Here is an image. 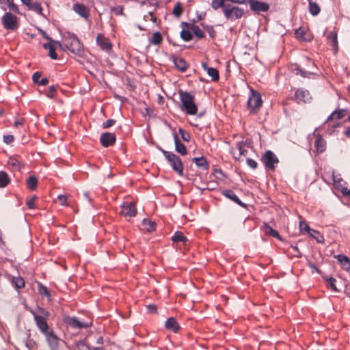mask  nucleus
I'll list each match as a JSON object with an SVG mask.
<instances>
[{"mask_svg":"<svg viewBox=\"0 0 350 350\" xmlns=\"http://www.w3.org/2000/svg\"><path fill=\"white\" fill-rule=\"evenodd\" d=\"M180 98L183 109L189 115H195L198 111V107L195 103L194 96L188 92H180Z\"/></svg>","mask_w":350,"mask_h":350,"instance_id":"f257e3e1","label":"nucleus"},{"mask_svg":"<svg viewBox=\"0 0 350 350\" xmlns=\"http://www.w3.org/2000/svg\"><path fill=\"white\" fill-rule=\"evenodd\" d=\"M64 45L74 54L81 55L83 52V46L74 34L68 33L64 37Z\"/></svg>","mask_w":350,"mask_h":350,"instance_id":"f03ea898","label":"nucleus"},{"mask_svg":"<svg viewBox=\"0 0 350 350\" xmlns=\"http://www.w3.org/2000/svg\"><path fill=\"white\" fill-rule=\"evenodd\" d=\"M162 152L173 170L177 174L182 176L183 174V165L182 163L181 159L172 152L166 150H162Z\"/></svg>","mask_w":350,"mask_h":350,"instance_id":"7ed1b4c3","label":"nucleus"},{"mask_svg":"<svg viewBox=\"0 0 350 350\" xmlns=\"http://www.w3.org/2000/svg\"><path fill=\"white\" fill-rule=\"evenodd\" d=\"M223 13L227 20L236 21L243 16L244 11L239 7L228 3L224 6Z\"/></svg>","mask_w":350,"mask_h":350,"instance_id":"20e7f679","label":"nucleus"},{"mask_svg":"<svg viewBox=\"0 0 350 350\" xmlns=\"http://www.w3.org/2000/svg\"><path fill=\"white\" fill-rule=\"evenodd\" d=\"M262 100L260 94L254 90H251L250 95L247 101L248 107L253 112H256L262 106Z\"/></svg>","mask_w":350,"mask_h":350,"instance_id":"39448f33","label":"nucleus"},{"mask_svg":"<svg viewBox=\"0 0 350 350\" xmlns=\"http://www.w3.org/2000/svg\"><path fill=\"white\" fill-rule=\"evenodd\" d=\"M2 23L6 29L14 30L18 27V18L12 13L7 12L2 17Z\"/></svg>","mask_w":350,"mask_h":350,"instance_id":"423d86ee","label":"nucleus"},{"mask_svg":"<svg viewBox=\"0 0 350 350\" xmlns=\"http://www.w3.org/2000/svg\"><path fill=\"white\" fill-rule=\"evenodd\" d=\"M34 317V320L39 329L44 334L48 332L49 326L46 323V318L49 317V312L42 311L44 316L38 315L32 312Z\"/></svg>","mask_w":350,"mask_h":350,"instance_id":"0eeeda50","label":"nucleus"},{"mask_svg":"<svg viewBox=\"0 0 350 350\" xmlns=\"http://www.w3.org/2000/svg\"><path fill=\"white\" fill-rule=\"evenodd\" d=\"M262 161L267 169L274 170L275 165L278 163L276 156L270 150L265 152L262 158Z\"/></svg>","mask_w":350,"mask_h":350,"instance_id":"6e6552de","label":"nucleus"},{"mask_svg":"<svg viewBox=\"0 0 350 350\" xmlns=\"http://www.w3.org/2000/svg\"><path fill=\"white\" fill-rule=\"evenodd\" d=\"M46 38L49 40V42L44 44L43 47L49 50V55L51 59H56L57 55L55 50L57 47H61L62 44L59 42L52 40L49 37H46Z\"/></svg>","mask_w":350,"mask_h":350,"instance_id":"1a4fd4ad","label":"nucleus"},{"mask_svg":"<svg viewBox=\"0 0 350 350\" xmlns=\"http://www.w3.org/2000/svg\"><path fill=\"white\" fill-rule=\"evenodd\" d=\"M121 214L124 217H134L137 214V208L135 203L124 202L121 206Z\"/></svg>","mask_w":350,"mask_h":350,"instance_id":"9d476101","label":"nucleus"},{"mask_svg":"<svg viewBox=\"0 0 350 350\" xmlns=\"http://www.w3.org/2000/svg\"><path fill=\"white\" fill-rule=\"evenodd\" d=\"M247 3H250V9L256 12H267L269 8V4L265 2L256 0H248Z\"/></svg>","mask_w":350,"mask_h":350,"instance_id":"9b49d317","label":"nucleus"},{"mask_svg":"<svg viewBox=\"0 0 350 350\" xmlns=\"http://www.w3.org/2000/svg\"><path fill=\"white\" fill-rule=\"evenodd\" d=\"M100 140L104 147H108L115 143L116 135L111 133H104L100 135Z\"/></svg>","mask_w":350,"mask_h":350,"instance_id":"f8f14e48","label":"nucleus"},{"mask_svg":"<svg viewBox=\"0 0 350 350\" xmlns=\"http://www.w3.org/2000/svg\"><path fill=\"white\" fill-rule=\"evenodd\" d=\"M96 42L102 50L108 51L111 49V44L109 39L103 36L102 34H98L96 37Z\"/></svg>","mask_w":350,"mask_h":350,"instance_id":"ddd939ff","label":"nucleus"},{"mask_svg":"<svg viewBox=\"0 0 350 350\" xmlns=\"http://www.w3.org/2000/svg\"><path fill=\"white\" fill-rule=\"evenodd\" d=\"M73 10L77 13L80 16L85 19H88L90 16V12L87 7L83 4L75 3L73 5Z\"/></svg>","mask_w":350,"mask_h":350,"instance_id":"4468645a","label":"nucleus"},{"mask_svg":"<svg viewBox=\"0 0 350 350\" xmlns=\"http://www.w3.org/2000/svg\"><path fill=\"white\" fill-rule=\"evenodd\" d=\"M66 323L70 327L77 329L87 327L89 326L88 323L81 322L75 317H68L66 319Z\"/></svg>","mask_w":350,"mask_h":350,"instance_id":"2eb2a0df","label":"nucleus"},{"mask_svg":"<svg viewBox=\"0 0 350 350\" xmlns=\"http://www.w3.org/2000/svg\"><path fill=\"white\" fill-rule=\"evenodd\" d=\"M295 98L299 102L303 101L304 103L309 102L311 99L309 92L303 89H299L296 91Z\"/></svg>","mask_w":350,"mask_h":350,"instance_id":"dca6fc26","label":"nucleus"},{"mask_svg":"<svg viewBox=\"0 0 350 350\" xmlns=\"http://www.w3.org/2000/svg\"><path fill=\"white\" fill-rule=\"evenodd\" d=\"M46 336L48 344L49 345L51 349L52 350H56L58 347V339L53 334L52 332H49L46 334H44Z\"/></svg>","mask_w":350,"mask_h":350,"instance_id":"f3484780","label":"nucleus"},{"mask_svg":"<svg viewBox=\"0 0 350 350\" xmlns=\"http://www.w3.org/2000/svg\"><path fill=\"white\" fill-rule=\"evenodd\" d=\"M173 135L176 150L182 155H186L187 151L185 146L179 141L177 134L176 133H174Z\"/></svg>","mask_w":350,"mask_h":350,"instance_id":"a211bd4d","label":"nucleus"},{"mask_svg":"<svg viewBox=\"0 0 350 350\" xmlns=\"http://www.w3.org/2000/svg\"><path fill=\"white\" fill-rule=\"evenodd\" d=\"M314 147L317 152L321 153L326 149V142L321 136L318 135L314 142Z\"/></svg>","mask_w":350,"mask_h":350,"instance_id":"6ab92c4d","label":"nucleus"},{"mask_svg":"<svg viewBox=\"0 0 350 350\" xmlns=\"http://www.w3.org/2000/svg\"><path fill=\"white\" fill-rule=\"evenodd\" d=\"M165 325L166 329L174 332H176L180 328L177 321L173 317L167 319L165 321Z\"/></svg>","mask_w":350,"mask_h":350,"instance_id":"aec40b11","label":"nucleus"},{"mask_svg":"<svg viewBox=\"0 0 350 350\" xmlns=\"http://www.w3.org/2000/svg\"><path fill=\"white\" fill-rule=\"evenodd\" d=\"M335 258L338 260V261L340 263L342 267L345 270L350 269V260L349 258L342 254H339L335 256Z\"/></svg>","mask_w":350,"mask_h":350,"instance_id":"412c9836","label":"nucleus"},{"mask_svg":"<svg viewBox=\"0 0 350 350\" xmlns=\"http://www.w3.org/2000/svg\"><path fill=\"white\" fill-rule=\"evenodd\" d=\"M262 230L264 231V232L267 234V235H270L273 237H275L279 240H281V237L280 235L279 234L278 232L274 229H273L271 226H269V225L265 224L263 225V226L262 227Z\"/></svg>","mask_w":350,"mask_h":350,"instance_id":"4be33fe9","label":"nucleus"},{"mask_svg":"<svg viewBox=\"0 0 350 350\" xmlns=\"http://www.w3.org/2000/svg\"><path fill=\"white\" fill-rule=\"evenodd\" d=\"M334 185L336 188L341 191L342 194L347 193L349 190L346 187V183L341 178L336 179L334 177Z\"/></svg>","mask_w":350,"mask_h":350,"instance_id":"5701e85b","label":"nucleus"},{"mask_svg":"<svg viewBox=\"0 0 350 350\" xmlns=\"http://www.w3.org/2000/svg\"><path fill=\"white\" fill-rule=\"evenodd\" d=\"M346 110L345 109H338L335 110L332 113V114L327 118V121H330L333 120H339L343 118L345 116Z\"/></svg>","mask_w":350,"mask_h":350,"instance_id":"b1692460","label":"nucleus"},{"mask_svg":"<svg viewBox=\"0 0 350 350\" xmlns=\"http://www.w3.org/2000/svg\"><path fill=\"white\" fill-rule=\"evenodd\" d=\"M174 64L175 66L181 71H185L187 68V62L180 57H176L174 59Z\"/></svg>","mask_w":350,"mask_h":350,"instance_id":"393cba45","label":"nucleus"},{"mask_svg":"<svg viewBox=\"0 0 350 350\" xmlns=\"http://www.w3.org/2000/svg\"><path fill=\"white\" fill-rule=\"evenodd\" d=\"M295 36L297 39L301 40H310V36L307 34L304 29L299 28L295 31Z\"/></svg>","mask_w":350,"mask_h":350,"instance_id":"a878e982","label":"nucleus"},{"mask_svg":"<svg viewBox=\"0 0 350 350\" xmlns=\"http://www.w3.org/2000/svg\"><path fill=\"white\" fill-rule=\"evenodd\" d=\"M227 0H212L211 1V7L214 10H217L219 8L222 9V12H224V8L225 5H228Z\"/></svg>","mask_w":350,"mask_h":350,"instance_id":"bb28decb","label":"nucleus"},{"mask_svg":"<svg viewBox=\"0 0 350 350\" xmlns=\"http://www.w3.org/2000/svg\"><path fill=\"white\" fill-rule=\"evenodd\" d=\"M12 283L17 289L22 288L25 286V280L20 276L13 277L12 279Z\"/></svg>","mask_w":350,"mask_h":350,"instance_id":"cd10ccee","label":"nucleus"},{"mask_svg":"<svg viewBox=\"0 0 350 350\" xmlns=\"http://www.w3.org/2000/svg\"><path fill=\"white\" fill-rule=\"evenodd\" d=\"M224 195L228 198L233 200L239 204L242 205L241 202L240 201L238 196L231 190H226L223 192Z\"/></svg>","mask_w":350,"mask_h":350,"instance_id":"c85d7f7f","label":"nucleus"},{"mask_svg":"<svg viewBox=\"0 0 350 350\" xmlns=\"http://www.w3.org/2000/svg\"><path fill=\"white\" fill-rule=\"evenodd\" d=\"M10 183L8 175L5 172H0V187L3 188L6 187Z\"/></svg>","mask_w":350,"mask_h":350,"instance_id":"c756f323","label":"nucleus"},{"mask_svg":"<svg viewBox=\"0 0 350 350\" xmlns=\"http://www.w3.org/2000/svg\"><path fill=\"white\" fill-rule=\"evenodd\" d=\"M191 33H193L198 38H202L204 36L203 31L200 29L199 27L195 25H191L189 27Z\"/></svg>","mask_w":350,"mask_h":350,"instance_id":"7c9ffc66","label":"nucleus"},{"mask_svg":"<svg viewBox=\"0 0 350 350\" xmlns=\"http://www.w3.org/2000/svg\"><path fill=\"white\" fill-rule=\"evenodd\" d=\"M172 240L174 242H182L183 243H186L187 241V239L181 232H176L174 235L172 237Z\"/></svg>","mask_w":350,"mask_h":350,"instance_id":"2f4dec72","label":"nucleus"},{"mask_svg":"<svg viewBox=\"0 0 350 350\" xmlns=\"http://www.w3.org/2000/svg\"><path fill=\"white\" fill-rule=\"evenodd\" d=\"M27 8H29V10H33L35 12L38 13V14H42V8L41 7L40 3H39L38 2L31 1Z\"/></svg>","mask_w":350,"mask_h":350,"instance_id":"473e14b6","label":"nucleus"},{"mask_svg":"<svg viewBox=\"0 0 350 350\" xmlns=\"http://www.w3.org/2000/svg\"><path fill=\"white\" fill-rule=\"evenodd\" d=\"M327 39L332 42V46L337 49L338 48V39H337V33L336 31H331L329 34L327 36Z\"/></svg>","mask_w":350,"mask_h":350,"instance_id":"72a5a7b5","label":"nucleus"},{"mask_svg":"<svg viewBox=\"0 0 350 350\" xmlns=\"http://www.w3.org/2000/svg\"><path fill=\"white\" fill-rule=\"evenodd\" d=\"M320 10V7L316 2L312 1L309 3V11L312 15L315 16L319 14Z\"/></svg>","mask_w":350,"mask_h":350,"instance_id":"f704fd0d","label":"nucleus"},{"mask_svg":"<svg viewBox=\"0 0 350 350\" xmlns=\"http://www.w3.org/2000/svg\"><path fill=\"white\" fill-rule=\"evenodd\" d=\"M193 161L198 167H202L204 169L208 168V163L204 157H196L193 159Z\"/></svg>","mask_w":350,"mask_h":350,"instance_id":"c9c22d12","label":"nucleus"},{"mask_svg":"<svg viewBox=\"0 0 350 350\" xmlns=\"http://www.w3.org/2000/svg\"><path fill=\"white\" fill-rule=\"evenodd\" d=\"M26 183L29 189L35 190L37 187L38 180L35 176H29Z\"/></svg>","mask_w":350,"mask_h":350,"instance_id":"e433bc0d","label":"nucleus"},{"mask_svg":"<svg viewBox=\"0 0 350 350\" xmlns=\"http://www.w3.org/2000/svg\"><path fill=\"white\" fill-rule=\"evenodd\" d=\"M142 224L148 232H151L154 230L155 223L149 219H144L142 221Z\"/></svg>","mask_w":350,"mask_h":350,"instance_id":"4c0bfd02","label":"nucleus"},{"mask_svg":"<svg viewBox=\"0 0 350 350\" xmlns=\"http://www.w3.org/2000/svg\"><path fill=\"white\" fill-rule=\"evenodd\" d=\"M206 72L208 75V76L211 77L213 81H216L219 79V72L217 70V69L214 68H210L209 69H208Z\"/></svg>","mask_w":350,"mask_h":350,"instance_id":"58836bf2","label":"nucleus"},{"mask_svg":"<svg viewBox=\"0 0 350 350\" xmlns=\"http://www.w3.org/2000/svg\"><path fill=\"white\" fill-rule=\"evenodd\" d=\"M180 36L183 40L187 42L190 41L192 39V34L190 31V29L187 30H182L180 32Z\"/></svg>","mask_w":350,"mask_h":350,"instance_id":"ea45409f","label":"nucleus"},{"mask_svg":"<svg viewBox=\"0 0 350 350\" xmlns=\"http://www.w3.org/2000/svg\"><path fill=\"white\" fill-rule=\"evenodd\" d=\"M183 12V7L180 3L178 2L175 4L172 13L176 17H180Z\"/></svg>","mask_w":350,"mask_h":350,"instance_id":"a19ab883","label":"nucleus"},{"mask_svg":"<svg viewBox=\"0 0 350 350\" xmlns=\"http://www.w3.org/2000/svg\"><path fill=\"white\" fill-rule=\"evenodd\" d=\"M162 41V36L159 32H155L153 33L151 42L154 44L157 45L159 44Z\"/></svg>","mask_w":350,"mask_h":350,"instance_id":"79ce46f5","label":"nucleus"},{"mask_svg":"<svg viewBox=\"0 0 350 350\" xmlns=\"http://www.w3.org/2000/svg\"><path fill=\"white\" fill-rule=\"evenodd\" d=\"M310 234L315 239L317 242L319 243H322L324 240L323 239V237L321 236L319 232H318L317 231L314 230H312L310 232Z\"/></svg>","mask_w":350,"mask_h":350,"instance_id":"37998d69","label":"nucleus"},{"mask_svg":"<svg viewBox=\"0 0 350 350\" xmlns=\"http://www.w3.org/2000/svg\"><path fill=\"white\" fill-rule=\"evenodd\" d=\"M231 153L232 154L233 157L235 159L239 160V161L242 160V159H241L242 154H241V152L239 151V147H238L237 144V147L236 148H232Z\"/></svg>","mask_w":350,"mask_h":350,"instance_id":"c03bdc74","label":"nucleus"},{"mask_svg":"<svg viewBox=\"0 0 350 350\" xmlns=\"http://www.w3.org/2000/svg\"><path fill=\"white\" fill-rule=\"evenodd\" d=\"M237 145L241 154H242V156H246L247 153V146L243 142L238 143Z\"/></svg>","mask_w":350,"mask_h":350,"instance_id":"a18cd8bd","label":"nucleus"},{"mask_svg":"<svg viewBox=\"0 0 350 350\" xmlns=\"http://www.w3.org/2000/svg\"><path fill=\"white\" fill-rule=\"evenodd\" d=\"M327 280V285L329 286V287L333 290L334 291H337L338 289L336 288V286L335 284L336 283V279L333 278H329Z\"/></svg>","mask_w":350,"mask_h":350,"instance_id":"49530a36","label":"nucleus"},{"mask_svg":"<svg viewBox=\"0 0 350 350\" xmlns=\"http://www.w3.org/2000/svg\"><path fill=\"white\" fill-rule=\"evenodd\" d=\"M299 229L301 232H310V231L312 230H310V227L308 226V225L304 221H300L299 222Z\"/></svg>","mask_w":350,"mask_h":350,"instance_id":"de8ad7c7","label":"nucleus"},{"mask_svg":"<svg viewBox=\"0 0 350 350\" xmlns=\"http://www.w3.org/2000/svg\"><path fill=\"white\" fill-rule=\"evenodd\" d=\"M77 348L78 350H90V347L83 341H79L77 343Z\"/></svg>","mask_w":350,"mask_h":350,"instance_id":"09e8293b","label":"nucleus"},{"mask_svg":"<svg viewBox=\"0 0 350 350\" xmlns=\"http://www.w3.org/2000/svg\"><path fill=\"white\" fill-rule=\"evenodd\" d=\"M56 90H57V88L55 86H54V85L50 86L49 91L46 93V96L51 98H53L55 96V93Z\"/></svg>","mask_w":350,"mask_h":350,"instance_id":"8fccbe9b","label":"nucleus"},{"mask_svg":"<svg viewBox=\"0 0 350 350\" xmlns=\"http://www.w3.org/2000/svg\"><path fill=\"white\" fill-rule=\"evenodd\" d=\"M8 163L12 166L19 168L21 167V163L16 159L10 158Z\"/></svg>","mask_w":350,"mask_h":350,"instance_id":"3c124183","label":"nucleus"},{"mask_svg":"<svg viewBox=\"0 0 350 350\" xmlns=\"http://www.w3.org/2000/svg\"><path fill=\"white\" fill-rule=\"evenodd\" d=\"M57 200L61 205L66 206L67 205L66 201H67V196L65 195H59L57 196Z\"/></svg>","mask_w":350,"mask_h":350,"instance_id":"603ef678","label":"nucleus"},{"mask_svg":"<svg viewBox=\"0 0 350 350\" xmlns=\"http://www.w3.org/2000/svg\"><path fill=\"white\" fill-rule=\"evenodd\" d=\"M14 139V137L12 135H8L3 136V142L7 144H9L13 142Z\"/></svg>","mask_w":350,"mask_h":350,"instance_id":"864d4df0","label":"nucleus"},{"mask_svg":"<svg viewBox=\"0 0 350 350\" xmlns=\"http://www.w3.org/2000/svg\"><path fill=\"white\" fill-rule=\"evenodd\" d=\"M114 123H115V120H114L109 119L107 121H105V122H103V127L104 129H107V128L113 126Z\"/></svg>","mask_w":350,"mask_h":350,"instance_id":"5fc2aeb1","label":"nucleus"},{"mask_svg":"<svg viewBox=\"0 0 350 350\" xmlns=\"http://www.w3.org/2000/svg\"><path fill=\"white\" fill-rule=\"evenodd\" d=\"M247 164L252 168V169H256L257 167V163L252 159H247Z\"/></svg>","mask_w":350,"mask_h":350,"instance_id":"6e6d98bb","label":"nucleus"},{"mask_svg":"<svg viewBox=\"0 0 350 350\" xmlns=\"http://www.w3.org/2000/svg\"><path fill=\"white\" fill-rule=\"evenodd\" d=\"M8 7L13 12L16 13H18V8L16 5H15L13 1H11L10 3L8 5Z\"/></svg>","mask_w":350,"mask_h":350,"instance_id":"4d7b16f0","label":"nucleus"},{"mask_svg":"<svg viewBox=\"0 0 350 350\" xmlns=\"http://www.w3.org/2000/svg\"><path fill=\"white\" fill-rule=\"evenodd\" d=\"M112 11L117 15L123 14V8L121 5H118L112 9Z\"/></svg>","mask_w":350,"mask_h":350,"instance_id":"13d9d810","label":"nucleus"},{"mask_svg":"<svg viewBox=\"0 0 350 350\" xmlns=\"http://www.w3.org/2000/svg\"><path fill=\"white\" fill-rule=\"evenodd\" d=\"M39 293L42 295L49 296V292L46 287L40 286L39 287Z\"/></svg>","mask_w":350,"mask_h":350,"instance_id":"bf43d9fd","label":"nucleus"},{"mask_svg":"<svg viewBox=\"0 0 350 350\" xmlns=\"http://www.w3.org/2000/svg\"><path fill=\"white\" fill-rule=\"evenodd\" d=\"M179 133L181 134L182 138L183 139V140L189 141V134L185 133L182 129H179Z\"/></svg>","mask_w":350,"mask_h":350,"instance_id":"052dcab7","label":"nucleus"},{"mask_svg":"<svg viewBox=\"0 0 350 350\" xmlns=\"http://www.w3.org/2000/svg\"><path fill=\"white\" fill-rule=\"evenodd\" d=\"M40 77H41L40 73H39L38 72H35L32 77V79H33V82L38 83V82L40 81L39 79H40Z\"/></svg>","mask_w":350,"mask_h":350,"instance_id":"680f3d73","label":"nucleus"},{"mask_svg":"<svg viewBox=\"0 0 350 350\" xmlns=\"http://www.w3.org/2000/svg\"><path fill=\"white\" fill-rule=\"evenodd\" d=\"M11 1L10 0H0V4L1 5V8L4 10H6L5 5L8 6V5L10 3Z\"/></svg>","mask_w":350,"mask_h":350,"instance_id":"e2e57ef3","label":"nucleus"},{"mask_svg":"<svg viewBox=\"0 0 350 350\" xmlns=\"http://www.w3.org/2000/svg\"><path fill=\"white\" fill-rule=\"evenodd\" d=\"M233 3L244 4L248 2V0H227Z\"/></svg>","mask_w":350,"mask_h":350,"instance_id":"0e129e2a","label":"nucleus"},{"mask_svg":"<svg viewBox=\"0 0 350 350\" xmlns=\"http://www.w3.org/2000/svg\"><path fill=\"white\" fill-rule=\"evenodd\" d=\"M34 199H35V198H33L32 199L29 200L27 202V205L28 206V207L29 208H34Z\"/></svg>","mask_w":350,"mask_h":350,"instance_id":"69168bd1","label":"nucleus"},{"mask_svg":"<svg viewBox=\"0 0 350 350\" xmlns=\"http://www.w3.org/2000/svg\"><path fill=\"white\" fill-rule=\"evenodd\" d=\"M23 123H24L23 119H19L14 122V125L15 127H18V126L23 125Z\"/></svg>","mask_w":350,"mask_h":350,"instance_id":"338daca9","label":"nucleus"},{"mask_svg":"<svg viewBox=\"0 0 350 350\" xmlns=\"http://www.w3.org/2000/svg\"><path fill=\"white\" fill-rule=\"evenodd\" d=\"M49 83V80L46 78H42L39 82L38 84L42 85H46Z\"/></svg>","mask_w":350,"mask_h":350,"instance_id":"774afa93","label":"nucleus"}]
</instances>
